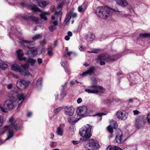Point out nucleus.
Masks as SVG:
<instances>
[{
    "label": "nucleus",
    "mask_w": 150,
    "mask_h": 150,
    "mask_svg": "<svg viewBox=\"0 0 150 150\" xmlns=\"http://www.w3.org/2000/svg\"><path fill=\"white\" fill-rule=\"evenodd\" d=\"M23 58V61L26 64L21 65L20 67L16 64H13L11 66V69L18 72L21 76H26L31 75L28 70L29 67V64L32 66H33L36 62V60L30 57L27 59L24 57Z\"/></svg>",
    "instance_id": "obj_1"
},
{
    "label": "nucleus",
    "mask_w": 150,
    "mask_h": 150,
    "mask_svg": "<svg viewBox=\"0 0 150 150\" xmlns=\"http://www.w3.org/2000/svg\"><path fill=\"white\" fill-rule=\"evenodd\" d=\"M120 12L118 14V16L122 17H127L129 15L122 13L121 11H120L117 8L111 9L107 6H99L96 9L95 13L99 17L103 19L107 18L110 13L111 11Z\"/></svg>",
    "instance_id": "obj_2"
},
{
    "label": "nucleus",
    "mask_w": 150,
    "mask_h": 150,
    "mask_svg": "<svg viewBox=\"0 0 150 150\" xmlns=\"http://www.w3.org/2000/svg\"><path fill=\"white\" fill-rule=\"evenodd\" d=\"M91 85L88 87L90 89H85V91L88 93H97L98 92L103 93L105 89L102 86L97 85V81L94 77L91 78Z\"/></svg>",
    "instance_id": "obj_3"
},
{
    "label": "nucleus",
    "mask_w": 150,
    "mask_h": 150,
    "mask_svg": "<svg viewBox=\"0 0 150 150\" xmlns=\"http://www.w3.org/2000/svg\"><path fill=\"white\" fill-rule=\"evenodd\" d=\"M22 127L19 126L17 125L12 123L11 125H9L5 126L4 128L0 130V135L3 134L8 129V134H7V137L5 139V141H6L12 138L14 135L13 129L16 131L21 130Z\"/></svg>",
    "instance_id": "obj_4"
},
{
    "label": "nucleus",
    "mask_w": 150,
    "mask_h": 150,
    "mask_svg": "<svg viewBox=\"0 0 150 150\" xmlns=\"http://www.w3.org/2000/svg\"><path fill=\"white\" fill-rule=\"evenodd\" d=\"M122 54L119 53L117 54L110 55L108 54L99 56L98 57V59L100 61V64L101 65H104L105 64V61L108 62H112L121 57Z\"/></svg>",
    "instance_id": "obj_5"
},
{
    "label": "nucleus",
    "mask_w": 150,
    "mask_h": 150,
    "mask_svg": "<svg viewBox=\"0 0 150 150\" xmlns=\"http://www.w3.org/2000/svg\"><path fill=\"white\" fill-rule=\"evenodd\" d=\"M92 126L89 124H86L81 128L79 132V134L83 137V139L86 141L91 137V131Z\"/></svg>",
    "instance_id": "obj_6"
},
{
    "label": "nucleus",
    "mask_w": 150,
    "mask_h": 150,
    "mask_svg": "<svg viewBox=\"0 0 150 150\" xmlns=\"http://www.w3.org/2000/svg\"><path fill=\"white\" fill-rule=\"evenodd\" d=\"M91 113L95 110V109L88 110L87 107L84 105L80 106L77 108V115L80 116L84 117L88 115V113ZM76 117V116L75 115Z\"/></svg>",
    "instance_id": "obj_7"
},
{
    "label": "nucleus",
    "mask_w": 150,
    "mask_h": 150,
    "mask_svg": "<svg viewBox=\"0 0 150 150\" xmlns=\"http://www.w3.org/2000/svg\"><path fill=\"white\" fill-rule=\"evenodd\" d=\"M15 105L12 100H6L3 105H0V109L4 112H7L8 110H11Z\"/></svg>",
    "instance_id": "obj_8"
},
{
    "label": "nucleus",
    "mask_w": 150,
    "mask_h": 150,
    "mask_svg": "<svg viewBox=\"0 0 150 150\" xmlns=\"http://www.w3.org/2000/svg\"><path fill=\"white\" fill-rule=\"evenodd\" d=\"M85 148L89 150H95L99 147L98 143L93 139L90 140L84 144Z\"/></svg>",
    "instance_id": "obj_9"
},
{
    "label": "nucleus",
    "mask_w": 150,
    "mask_h": 150,
    "mask_svg": "<svg viewBox=\"0 0 150 150\" xmlns=\"http://www.w3.org/2000/svg\"><path fill=\"white\" fill-rule=\"evenodd\" d=\"M19 43L22 46L26 47L28 49L34 47V43L33 41L24 39L23 38L20 39Z\"/></svg>",
    "instance_id": "obj_10"
},
{
    "label": "nucleus",
    "mask_w": 150,
    "mask_h": 150,
    "mask_svg": "<svg viewBox=\"0 0 150 150\" xmlns=\"http://www.w3.org/2000/svg\"><path fill=\"white\" fill-rule=\"evenodd\" d=\"M29 83L27 81L22 79H19L16 83L17 88L21 90L25 89L28 86Z\"/></svg>",
    "instance_id": "obj_11"
},
{
    "label": "nucleus",
    "mask_w": 150,
    "mask_h": 150,
    "mask_svg": "<svg viewBox=\"0 0 150 150\" xmlns=\"http://www.w3.org/2000/svg\"><path fill=\"white\" fill-rule=\"evenodd\" d=\"M11 31L9 33V35L10 38L13 40H16L17 38V34L21 33V31L20 29H17L15 26H13L11 28Z\"/></svg>",
    "instance_id": "obj_12"
},
{
    "label": "nucleus",
    "mask_w": 150,
    "mask_h": 150,
    "mask_svg": "<svg viewBox=\"0 0 150 150\" xmlns=\"http://www.w3.org/2000/svg\"><path fill=\"white\" fill-rule=\"evenodd\" d=\"M20 4L21 7H26L28 9L32 10L33 13H35L37 12H41L40 9L38 7L33 6L31 5L27 4L24 2H21Z\"/></svg>",
    "instance_id": "obj_13"
},
{
    "label": "nucleus",
    "mask_w": 150,
    "mask_h": 150,
    "mask_svg": "<svg viewBox=\"0 0 150 150\" xmlns=\"http://www.w3.org/2000/svg\"><path fill=\"white\" fill-rule=\"evenodd\" d=\"M117 117L121 120H125L128 117V114L125 111H118L116 113Z\"/></svg>",
    "instance_id": "obj_14"
},
{
    "label": "nucleus",
    "mask_w": 150,
    "mask_h": 150,
    "mask_svg": "<svg viewBox=\"0 0 150 150\" xmlns=\"http://www.w3.org/2000/svg\"><path fill=\"white\" fill-rule=\"evenodd\" d=\"M117 132L116 133L115 139L117 143L121 144L124 142L123 139V134L121 129H117Z\"/></svg>",
    "instance_id": "obj_15"
},
{
    "label": "nucleus",
    "mask_w": 150,
    "mask_h": 150,
    "mask_svg": "<svg viewBox=\"0 0 150 150\" xmlns=\"http://www.w3.org/2000/svg\"><path fill=\"white\" fill-rule=\"evenodd\" d=\"M16 17L20 18H22L25 20H28L29 18H30L33 21L35 22H37L38 21V18L37 17L33 16L30 17L24 14H18Z\"/></svg>",
    "instance_id": "obj_16"
},
{
    "label": "nucleus",
    "mask_w": 150,
    "mask_h": 150,
    "mask_svg": "<svg viewBox=\"0 0 150 150\" xmlns=\"http://www.w3.org/2000/svg\"><path fill=\"white\" fill-rule=\"evenodd\" d=\"M64 113L69 116H71L73 115L74 109L71 106H66L64 108Z\"/></svg>",
    "instance_id": "obj_17"
},
{
    "label": "nucleus",
    "mask_w": 150,
    "mask_h": 150,
    "mask_svg": "<svg viewBox=\"0 0 150 150\" xmlns=\"http://www.w3.org/2000/svg\"><path fill=\"white\" fill-rule=\"evenodd\" d=\"M117 126V122L115 121H112L110 123V125L107 127L108 131L110 133L113 132V129H116Z\"/></svg>",
    "instance_id": "obj_18"
},
{
    "label": "nucleus",
    "mask_w": 150,
    "mask_h": 150,
    "mask_svg": "<svg viewBox=\"0 0 150 150\" xmlns=\"http://www.w3.org/2000/svg\"><path fill=\"white\" fill-rule=\"evenodd\" d=\"M95 70L96 68L94 67L93 66L91 67L88 69L86 71L80 74V75L84 76H86L88 75H91L94 73Z\"/></svg>",
    "instance_id": "obj_19"
},
{
    "label": "nucleus",
    "mask_w": 150,
    "mask_h": 150,
    "mask_svg": "<svg viewBox=\"0 0 150 150\" xmlns=\"http://www.w3.org/2000/svg\"><path fill=\"white\" fill-rule=\"evenodd\" d=\"M19 93L18 91H10L8 94V97L11 99H16Z\"/></svg>",
    "instance_id": "obj_20"
},
{
    "label": "nucleus",
    "mask_w": 150,
    "mask_h": 150,
    "mask_svg": "<svg viewBox=\"0 0 150 150\" xmlns=\"http://www.w3.org/2000/svg\"><path fill=\"white\" fill-rule=\"evenodd\" d=\"M88 4V2L85 1L81 6H79L78 8V11L80 13L84 12L87 7Z\"/></svg>",
    "instance_id": "obj_21"
},
{
    "label": "nucleus",
    "mask_w": 150,
    "mask_h": 150,
    "mask_svg": "<svg viewBox=\"0 0 150 150\" xmlns=\"http://www.w3.org/2000/svg\"><path fill=\"white\" fill-rule=\"evenodd\" d=\"M25 99V98L24 95L23 93H21L20 95L19 94V95L17 97L16 99L17 100L21 101L20 103H18V108H19L21 107L22 105V102Z\"/></svg>",
    "instance_id": "obj_22"
},
{
    "label": "nucleus",
    "mask_w": 150,
    "mask_h": 150,
    "mask_svg": "<svg viewBox=\"0 0 150 150\" xmlns=\"http://www.w3.org/2000/svg\"><path fill=\"white\" fill-rule=\"evenodd\" d=\"M144 121L142 120L139 118H137L135 120V125L137 128H139L142 126V124H144Z\"/></svg>",
    "instance_id": "obj_23"
},
{
    "label": "nucleus",
    "mask_w": 150,
    "mask_h": 150,
    "mask_svg": "<svg viewBox=\"0 0 150 150\" xmlns=\"http://www.w3.org/2000/svg\"><path fill=\"white\" fill-rule=\"evenodd\" d=\"M17 53L18 54V57L19 60L23 61V58L25 57H23L24 55V53L23 50L22 49H19L17 51Z\"/></svg>",
    "instance_id": "obj_24"
},
{
    "label": "nucleus",
    "mask_w": 150,
    "mask_h": 150,
    "mask_svg": "<svg viewBox=\"0 0 150 150\" xmlns=\"http://www.w3.org/2000/svg\"><path fill=\"white\" fill-rule=\"evenodd\" d=\"M117 4L122 7H126L128 5L126 0H115Z\"/></svg>",
    "instance_id": "obj_25"
},
{
    "label": "nucleus",
    "mask_w": 150,
    "mask_h": 150,
    "mask_svg": "<svg viewBox=\"0 0 150 150\" xmlns=\"http://www.w3.org/2000/svg\"><path fill=\"white\" fill-rule=\"evenodd\" d=\"M38 52L36 50H30L27 52V54H31L33 57L36 56Z\"/></svg>",
    "instance_id": "obj_26"
},
{
    "label": "nucleus",
    "mask_w": 150,
    "mask_h": 150,
    "mask_svg": "<svg viewBox=\"0 0 150 150\" xmlns=\"http://www.w3.org/2000/svg\"><path fill=\"white\" fill-rule=\"evenodd\" d=\"M106 150H122L119 147L116 146H109L107 148Z\"/></svg>",
    "instance_id": "obj_27"
},
{
    "label": "nucleus",
    "mask_w": 150,
    "mask_h": 150,
    "mask_svg": "<svg viewBox=\"0 0 150 150\" xmlns=\"http://www.w3.org/2000/svg\"><path fill=\"white\" fill-rule=\"evenodd\" d=\"M50 14L49 12H42L40 15V16L42 19H43L45 21L47 20V18L46 16V15H49Z\"/></svg>",
    "instance_id": "obj_28"
},
{
    "label": "nucleus",
    "mask_w": 150,
    "mask_h": 150,
    "mask_svg": "<svg viewBox=\"0 0 150 150\" xmlns=\"http://www.w3.org/2000/svg\"><path fill=\"white\" fill-rule=\"evenodd\" d=\"M62 12L60 11H55V14L57 15L56 19L57 20L59 19L60 21H61L62 17Z\"/></svg>",
    "instance_id": "obj_29"
},
{
    "label": "nucleus",
    "mask_w": 150,
    "mask_h": 150,
    "mask_svg": "<svg viewBox=\"0 0 150 150\" xmlns=\"http://www.w3.org/2000/svg\"><path fill=\"white\" fill-rule=\"evenodd\" d=\"M8 67V65L4 62L0 63V68L3 70L6 69Z\"/></svg>",
    "instance_id": "obj_30"
},
{
    "label": "nucleus",
    "mask_w": 150,
    "mask_h": 150,
    "mask_svg": "<svg viewBox=\"0 0 150 150\" xmlns=\"http://www.w3.org/2000/svg\"><path fill=\"white\" fill-rule=\"evenodd\" d=\"M43 79L42 77H40L36 83V85L38 87H41L42 86V83Z\"/></svg>",
    "instance_id": "obj_31"
},
{
    "label": "nucleus",
    "mask_w": 150,
    "mask_h": 150,
    "mask_svg": "<svg viewBox=\"0 0 150 150\" xmlns=\"http://www.w3.org/2000/svg\"><path fill=\"white\" fill-rule=\"evenodd\" d=\"M57 134L60 136H62L63 134V131L62 129L61 126H59L57 128Z\"/></svg>",
    "instance_id": "obj_32"
},
{
    "label": "nucleus",
    "mask_w": 150,
    "mask_h": 150,
    "mask_svg": "<svg viewBox=\"0 0 150 150\" xmlns=\"http://www.w3.org/2000/svg\"><path fill=\"white\" fill-rule=\"evenodd\" d=\"M139 36L142 38H150V33H140Z\"/></svg>",
    "instance_id": "obj_33"
},
{
    "label": "nucleus",
    "mask_w": 150,
    "mask_h": 150,
    "mask_svg": "<svg viewBox=\"0 0 150 150\" xmlns=\"http://www.w3.org/2000/svg\"><path fill=\"white\" fill-rule=\"evenodd\" d=\"M95 38L94 34H91V35L87 38V40L88 42L92 41Z\"/></svg>",
    "instance_id": "obj_34"
},
{
    "label": "nucleus",
    "mask_w": 150,
    "mask_h": 150,
    "mask_svg": "<svg viewBox=\"0 0 150 150\" xmlns=\"http://www.w3.org/2000/svg\"><path fill=\"white\" fill-rule=\"evenodd\" d=\"M38 5L40 7L42 8H44L46 6L47 4L46 1H43L39 2L38 3Z\"/></svg>",
    "instance_id": "obj_35"
},
{
    "label": "nucleus",
    "mask_w": 150,
    "mask_h": 150,
    "mask_svg": "<svg viewBox=\"0 0 150 150\" xmlns=\"http://www.w3.org/2000/svg\"><path fill=\"white\" fill-rule=\"evenodd\" d=\"M71 18V17L67 14L66 16V18L64 21V25L68 24L69 21Z\"/></svg>",
    "instance_id": "obj_36"
},
{
    "label": "nucleus",
    "mask_w": 150,
    "mask_h": 150,
    "mask_svg": "<svg viewBox=\"0 0 150 150\" xmlns=\"http://www.w3.org/2000/svg\"><path fill=\"white\" fill-rule=\"evenodd\" d=\"M50 31L53 32L55 30H56L57 27L52 25H51L48 27Z\"/></svg>",
    "instance_id": "obj_37"
},
{
    "label": "nucleus",
    "mask_w": 150,
    "mask_h": 150,
    "mask_svg": "<svg viewBox=\"0 0 150 150\" xmlns=\"http://www.w3.org/2000/svg\"><path fill=\"white\" fill-rule=\"evenodd\" d=\"M42 35L40 34L36 35H35L32 37V39L33 40H35L41 38L42 37Z\"/></svg>",
    "instance_id": "obj_38"
},
{
    "label": "nucleus",
    "mask_w": 150,
    "mask_h": 150,
    "mask_svg": "<svg viewBox=\"0 0 150 150\" xmlns=\"http://www.w3.org/2000/svg\"><path fill=\"white\" fill-rule=\"evenodd\" d=\"M68 15L71 17H72L73 18H75L76 17L77 14L76 13H74L72 11H70L69 13H68Z\"/></svg>",
    "instance_id": "obj_39"
},
{
    "label": "nucleus",
    "mask_w": 150,
    "mask_h": 150,
    "mask_svg": "<svg viewBox=\"0 0 150 150\" xmlns=\"http://www.w3.org/2000/svg\"><path fill=\"white\" fill-rule=\"evenodd\" d=\"M62 107H60L54 110V112L55 114L56 115L59 113L62 109Z\"/></svg>",
    "instance_id": "obj_40"
},
{
    "label": "nucleus",
    "mask_w": 150,
    "mask_h": 150,
    "mask_svg": "<svg viewBox=\"0 0 150 150\" xmlns=\"http://www.w3.org/2000/svg\"><path fill=\"white\" fill-rule=\"evenodd\" d=\"M13 118L12 117H11L10 119H9V122H11V124L10 125H11L12 123H13V124H15V125H17L18 126H21L22 127V128H21V130L22 129V126H19V125L18 124H17V123H14L13 122Z\"/></svg>",
    "instance_id": "obj_41"
},
{
    "label": "nucleus",
    "mask_w": 150,
    "mask_h": 150,
    "mask_svg": "<svg viewBox=\"0 0 150 150\" xmlns=\"http://www.w3.org/2000/svg\"><path fill=\"white\" fill-rule=\"evenodd\" d=\"M72 53V52H64L63 55L65 57H67V55L69 56Z\"/></svg>",
    "instance_id": "obj_42"
},
{
    "label": "nucleus",
    "mask_w": 150,
    "mask_h": 150,
    "mask_svg": "<svg viewBox=\"0 0 150 150\" xmlns=\"http://www.w3.org/2000/svg\"><path fill=\"white\" fill-rule=\"evenodd\" d=\"M67 82H65L63 85L62 86V88L61 89V90H65L67 88Z\"/></svg>",
    "instance_id": "obj_43"
},
{
    "label": "nucleus",
    "mask_w": 150,
    "mask_h": 150,
    "mask_svg": "<svg viewBox=\"0 0 150 150\" xmlns=\"http://www.w3.org/2000/svg\"><path fill=\"white\" fill-rule=\"evenodd\" d=\"M3 123V118L2 116H0V127L2 126Z\"/></svg>",
    "instance_id": "obj_44"
},
{
    "label": "nucleus",
    "mask_w": 150,
    "mask_h": 150,
    "mask_svg": "<svg viewBox=\"0 0 150 150\" xmlns=\"http://www.w3.org/2000/svg\"><path fill=\"white\" fill-rule=\"evenodd\" d=\"M61 95L62 97H64L66 96L65 91L61 90Z\"/></svg>",
    "instance_id": "obj_45"
},
{
    "label": "nucleus",
    "mask_w": 150,
    "mask_h": 150,
    "mask_svg": "<svg viewBox=\"0 0 150 150\" xmlns=\"http://www.w3.org/2000/svg\"><path fill=\"white\" fill-rule=\"evenodd\" d=\"M57 145V143L56 142H52L50 143V146L51 147H53L56 146Z\"/></svg>",
    "instance_id": "obj_46"
},
{
    "label": "nucleus",
    "mask_w": 150,
    "mask_h": 150,
    "mask_svg": "<svg viewBox=\"0 0 150 150\" xmlns=\"http://www.w3.org/2000/svg\"><path fill=\"white\" fill-rule=\"evenodd\" d=\"M13 85L12 83H10L7 85V88L9 89H11L13 87Z\"/></svg>",
    "instance_id": "obj_47"
},
{
    "label": "nucleus",
    "mask_w": 150,
    "mask_h": 150,
    "mask_svg": "<svg viewBox=\"0 0 150 150\" xmlns=\"http://www.w3.org/2000/svg\"><path fill=\"white\" fill-rule=\"evenodd\" d=\"M147 120L148 122L150 124V113L148 114L147 116Z\"/></svg>",
    "instance_id": "obj_48"
},
{
    "label": "nucleus",
    "mask_w": 150,
    "mask_h": 150,
    "mask_svg": "<svg viewBox=\"0 0 150 150\" xmlns=\"http://www.w3.org/2000/svg\"><path fill=\"white\" fill-rule=\"evenodd\" d=\"M48 55L50 56H51L53 54L52 50H48Z\"/></svg>",
    "instance_id": "obj_49"
},
{
    "label": "nucleus",
    "mask_w": 150,
    "mask_h": 150,
    "mask_svg": "<svg viewBox=\"0 0 150 150\" xmlns=\"http://www.w3.org/2000/svg\"><path fill=\"white\" fill-rule=\"evenodd\" d=\"M80 142V141H72V143L74 144V145H76L77 144H78Z\"/></svg>",
    "instance_id": "obj_50"
},
{
    "label": "nucleus",
    "mask_w": 150,
    "mask_h": 150,
    "mask_svg": "<svg viewBox=\"0 0 150 150\" xmlns=\"http://www.w3.org/2000/svg\"><path fill=\"white\" fill-rule=\"evenodd\" d=\"M37 61L38 62V63L39 64H41L42 62V59L40 58L38 59Z\"/></svg>",
    "instance_id": "obj_51"
},
{
    "label": "nucleus",
    "mask_w": 150,
    "mask_h": 150,
    "mask_svg": "<svg viewBox=\"0 0 150 150\" xmlns=\"http://www.w3.org/2000/svg\"><path fill=\"white\" fill-rule=\"evenodd\" d=\"M63 67L64 68L65 71L66 72L68 73L69 72L70 69L69 68H67L66 67H65L64 65L63 66Z\"/></svg>",
    "instance_id": "obj_52"
},
{
    "label": "nucleus",
    "mask_w": 150,
    "mask_h": 150,
    "mask_svg": "<svg viewBox=\"0 0 150 150\" xmlns=\"http://www.w3.org/2000/svg\"><path fill=\"white\" fill-rule=\"evenodd\" d=\"M52 23L56 27L58 25V22L57 20L53 21Z\"/></svg>",
    "instance_id": "obj_53"
},
{
    "label": "nucleus",
    "mask_w": 150,
    "mask_h": 150,
    "mask_svg": "<svg viewBox=\"0 0 150 150\" xmlns=\"http://www.w3.org/2000/svg\"><path fill=\"white\" fill-rule=\"evenodd\" d=\"M133 112L134 115H138L139 113V112L137 110H134Z\"/></svg>",
    "instance_id": "obj_54"
},
{
    "label": "nucleus",
    "mask_w": 150,
    "mask_h": 150,
    "mask_svg": "<svg viewBox=\"0 0 150 150\" xmlns=\"http://www.w3.org/2000/svg\"><path fill=\"white\" fill-rule=\"evenodd\" d=\"M80 119V118H79L77 119H76L74 120H72V121L73 122L72 123V124H74L75 123L77 122Z\"/></svg>",
    "instance_id": "obj_55"
},
{
    "label": "nucleus",
    "mask_w": 150,
    "mask_h": 150,
    "mask_svg": "<svg viewBox=\"0 0 150 150\" xmlns=\"http://www.w3.org/2000/svg\"><path fill=\"white\" fill-rule=\"evenodd\" d=\"M106 114L104 113H100L96 115H98L99 117H101L103 115H105Z\"/></svg>",
    "instance_id": "obj_56"
},
{
    "label": "nucleus",
    "mask_w": 150,
    "mask_h": 150,
    "mask_svg": "<svg viewBox=\"0 0 150 150\" xmlns=\"http://www.w3.org/2000/svg\"><path fill=\"white\" fill-rule=\"evenodd\" d=\"M82 100L81 98H78L77 100V102L78 103H81L82 102Z\"/></svg>",
    "instance_id": "obj_57"
},
{
    "label": "nucleus",
    "mask_w": 150,
    "mask_h": 150,
    "mask_svg": "<svg viewBox=\"0 0 150 150\" xmlns=\"http://www.w3.org/2000/svg\"><path fill=\"white\" fill-rule=\"evenodd\" d=\"M110 101V100L109 99H106L105 100H103V102L104 103H108Z\"/></svg>",
    "instance_id": "obj_58"
},
{
    "label": "nucleus",
    "mask_w": 150,
    "mask_h": 150,
    "mask_svg": "<svg viewBox=\"0 0 150 150\" xmlns=\"http://www.w3.org/2000/svg\"><path fill=\"white\" fill-rule=\"evenodd\" d=\"M67 35L69 37H71L72 36V32L69 31L67 32Z\"/></svg>",
    "instance_id": "obj_59"
},
{
    "label": "nucleus",
    "mask_w": 150,
    "mask_h": 150,
    "mask_svg": "<svg viewBox=\"0 0 150 150\" xmlns=\"http://www.w3.org/2000/svg\"><path fill=\"white\" fill-rule=\"evenodd\" d=\"M32 115V113L31 112H28L27 114V116L28 117H30Z\"/></svg>",
    "instance_id": "obj_60"
},
{
    "label": "nucleus",
    "mask_w": 150,
    "mask_h": 150,
    "mask_svg": "<svg viewBox=\"0 0 150 150\" xmlns=\"http://www.w3.org/2000/svg\"><path fill=\"white\" fill-rule=\"evenodd\" d=\"M64 39L68 41L69 40L70 38L68 35H67L65 37Z\"/></svg>",
    "instance_id": "obj_61"
},
{
    "label": "nucleus",
    "mask_w": 150,
    "mask_h": 150,
    "mask_svg": "<svg viewBox=\"0 0 150 150\" xmlns=\"http://www.w3.org/2000/svg\"><path fill=\"white\" fill-rule=\"evenodd\" d=\"M55 100H57L58 98V93H56L55 94Z\"/></svg>",
    "instance_id": "obj_62"
},
{
    "label": "nucleus",
    "mask_w": 150,
    "mask_h": 150,
    "mask_svg": "<svg viewBox=\"0 0 150 150\" xmlns=\"http://www.w3.org/2000/svg\"><path fill=\"white\" fill-rule=\"evenodd\" d=\"M79 50L81 51H82L83 50V48L81 45H80L79 47Z\"/></svg>",
    "instance_id": "obj_63"
},
{
    "label": "nucleus",
    "mask_w": 150,
    "mask_h": 150,
    "mask_svg": "<svg viewBox=\"0 0 150 150\" xmlns=\"http://www.w3.org/2000/svg\"><path fill=\"white\" fill-rule=\"evenodd\" d=\"M74 81H70V84L71 86H72L74 85Z\"/></svg>",
    "instance_id": "obj_64"
}]
</instances>
